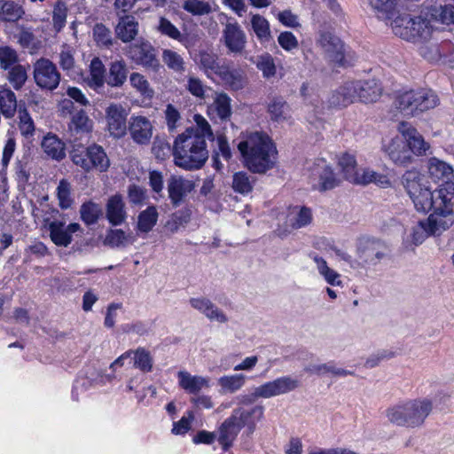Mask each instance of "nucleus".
I'll list each match as a JSON object with an SVG mask.
<instances>
[{"mask_svg":"<svg viewBox=\"0 0 454 454\" xmlns=\"http://www.w3.org/2000/svg\"><path fill=\"white\" fill-rule=\"evenodd\" d=\"M402 183L418 211L426 213L433 209L432 214H438L441 218L447 214L454 217L452 200H443L445 194L440 193L438 189L432 191L427 178L419 171H406L402 176Z\"/></svg>","mask_w":454,"mask_h":454,"instance_id":"f257e3e1","label":"nucleus"},{"mask_svg":"<svg viewBox=\"0 0 454 454\" xmlns=\"http://www.w3.org/2000/svg\"><path fill=\"white\" fill-rule=\"evenodd\" d=\"M238 149L245 166L253 173L265 174L276 164V147L264 133H251L246 140L239 143Z\"/></svg>","mask_w":454,"mask_h":454,"instance_id":"f03ea898","label":"nucleus"},{"mask_svg":"<svg viewBox=\"0 0 454 454\" xmlns=\"http://www.w3.org/2000/svg\"><path fill=\"white\" fill-rule=\"evenodd\" d=\"M175 164L185 170L200 169L208 158L207 143L192 130L178 135L174 142Z\"/></svg>","mask_w":454,"mask_h":454,"instance_id":"7ed1b4c3","label":"nucleus"},{"mask_svg":"<svg viewBox=\"0 0 454 454\" xmlns=\"http://www.w3.org/2000/svg\"><path fill=\"white\" fill-rule=\"evenodd\" d=\"M262 413L261 406L254 404L250 400L243 402L220 428L218 441L223 448L227 449L231 446L242 427H247L249 433L253 432L256 423L262 419Z\"/></svg>","mask_w":454,"mask_h":454,"instance_id":"20e7f679","label":"nucleus"},{"mask_svg":"<svg viewBox=\"0 0 454 454\" xmlns=\"http://www.w3.org/2000/svg\"><path fill=\"white\" fill-rule=\"evenodd\" d=\"M428 9L419 15L400 14L391 22L395 35L411 42L426 41L430 38L433 31Z\"/></svg>","mask_w":454,"mask_h":454,"instance_id":"39448f33","label":"nucleus"},{"mask_svg":"<svg viewBox=\"0 0 454 454\" xmlns=\"http://www.w3.org/2000/svg\"><path fill=\"white\" fill-rule=\"evenodd\" d=\"M431 410L432 403L429 399H410L389 409L387 416L392 423L415 427L423 424Z\"/></svg>","mask_w":454,"mask_h":454,"instance_id":"423d86ee","label":"nucleus"},{"mask_svg":"<svg viewBox=\"0 0 454 454\" xmlns=\"http://www.w3.org/2000/svg\"><path fill=\"white\" fill-rule=\"evenodd\" d=\"M70 157L73 163L85 172H90L92 169L103 172L110 165L105 150L97 144L85 146L81 143H74L70 151Z\"/></svg>","mask_w":454,"mask_h":454,"instance_id":"0eeeda50","label":"nucleus"},{"mask_svg":"<svg viewBox=\"0 0 454 454\" xmlns=\"http://www.w3.org/2000/svg\"><path fill=\"white\" fill-rule=\"evenodd\" d=\"M431 214L426 221H419L412 228L411 241L415 246L422 244L429 236H439L454 223V217Z\"/></svg>","mask_w":454,"mask_h":454,"instance_id":"6e6552de","label":"nucleus"},{"mask_svg":"<svg viewBox=\"0 0 454 454\" xmlns=\"http://www.w3.org/2000/svg\"><path fill=\"white\" fill-rule=\"evenodd\" d=\"M427 167L430 178L435 183L441 182L437 189L440 191V193L443 192L445 194L443 200H453L454 170L452 167L435 157L428 160Z\"/></svg>","mask_w":454,"mask_h":454,"instance_id":"1a4fd4ad","label":"nucleus"},{"mask_svg":"<svg viewBox=\"0 0 454 454\" xmlns=\"http://www.w3.org/2000/svg\"><path fill=\"white\" fill-rule=\"evenodd\" d=\"M33 78L43 90H55L61 81V74L56 64L46 58H40L33 64Z\"/></svg>","mask_w":454,"mask_h":454,"instance_id":"9d476101","label":"nucleus"},{"mask_svg":"<svg viewBox=\"0 0 454 454\" xmlns=\"http://www.w3.org/2000/svg\"><path fill=\"white\" fill-rule=\"evenodd\" d=\"M129 57L137 65L154 73L164 71V67L157 58V51L148 41H141L129 47Z\"/></svg>","mask_w":454,"mask_h":454,"instance_id":"9b49d317","label":"nucleus"},{"mask_svg":"<svg viewBox=\"0 0 454 454\" xmlns=\"http://www.w3.org/2000/svg\"><path fill=\"white\" fill-rule=\"evenodd\" d=\"M126 108L117 103L110 104L106 109V120L110 135L116 138L122 137L127 132Z\"/></svg>","mask_w":454,"mask_h":454,"instance_id":"f8f14e48","label":"nucleus"},{"mask_svg":"<svg viewBox=\"0 0 454 454\" xmlns=\"http://www.w3.org/2000/svg\"><path fill=\"white\" fill-rule=\"evenodd\" d=\"M300 386L297 379L290 376L278 378L255 388L254 397H271L287 394Z\"/></svg>","mask_w":454,"mask_h":454,"instance_id":"ddd939ff","label":"nucleus"},{"mask_svg":"<svg viewBox=\"0 0 454 454\" xmlns=\"http://www.w3.org/2000/svg\"><path fill=\"white\" fill-rule=\"evenodd\" d=\"M51 240L57 247H67L73 241L72 234L81 230V225L72 223L66 225L64 220H53L48 223Z\"/></svg>","mask_w":454,"mask_h":454,"instance_id":"4468645a","label":"nucleus"},{"mask_svg":"<svg viewBox=\"0 0 454 454\" xmlns=\"http://www.w3.org/2000/svg\"><path fill=\"white\" fill-rule=\"evenodd\" d=\"M195 186L192 179L182 176H171L168 180V192L173 206L178 207Z\"/></svg>","mask_w":454,"mask_h":454,"instance_id":"2eb2a0df","label":"nucleus"},{"mask_svg":"<svg viewBox=\"0 0 454 454\" xmlns=\"http://www.w3.org/2000/svg\"><path fill=\"white\" fill-rule=\"evenodd\" d=\"M127 129L138 145H148L153 137V125L148 118L142 115L131 116Z\"/></svg>","mask_w":454,"mask_h":454,"instance_id":"dca6fc26","label":"nucleus"},{"mask_svg":"<svg viewBox=\"0 0 454 454\" xmlns=\"http://www.w3.org/2000/svg\"><path fill=\"white\" fill-rule=\"evenodd\" d=\"M223 39L230 52L241 54L247 44V35L238 23H227L223 31Z\"/></svg>","mask_w":454,"mask_h":454,"instance_id":"f3484780","label":"nucleus"},{"mask_svg":"<svg viewBox=\"0 0 454 454\" xmlns=\"http://www.w3.org/2000/svg\"><path fill=\"white\" fill-rule=\"evenodd\" d=\"M217 76L223 84L232 90H242L247 82L246 73L241 68L234 67L230 62H223Z\"/></svg>","mask_w":454,"mask_h":454,"instance_id":"a211bd4d","label":"nucleus"},{"mask_svg":"<svg viewBox=\"0 0 454 454\" xmlns=\"http://www.w3.org/2000/svg\"><path fill=\"white\" fill-rule=\"evenodd\" d=\"M177 380L179 386L190 395H198L200 391L211 387L209 377L192 375L186 371H179Z\"/></svg>","mask_w":454,"mask_h":454,"instance_id":"6ab92c4d","label":"nucleus"},{"mask_svg":"<svg viewBox=\"0 0 454 454\" xmlns=\"http://www.w3.org/2000/svg\"><path fill=\"white\" fill-rule=\"evenodd\" d=\"M398 130L403 134L411 153L417 155L426 154L429 149V145L425 142L423 137L416 129L405 122H401Z\"/></svg>","mask_w":454,"mask_h":454,"instance_id":"aec40b11","label":"nucleus"},{"mask_svg":"<svg viewBox=\"0 0 454 454\" xmlns=\"http://www.w3.org/2000/svg\"><path fill=\"white\" fill-rule=\"evenodd\" d=\"M189 302L194 309L203 314L210 321H216L218 323H226L228 321L224 312L206 297L191 298Z\"/></svg>","mask_w":454,"mask_h":454,"instance_id":"412c9836","label":"nucleus"},{"mask_svg":"<svg viewBox=\"0 0 454 454\" xmlns=\"http://www.w3.org/2000/svg\"><path fill=\"white\" fill-rule=\"evenodd\" d=\"M350 82L355 87V100L372 103L377 101L381 94V88L374 80Z\"/></svg>","mask_w":454,"mask_h":454,"instance_id":"4be33fe9","label":"nucleus"},{"mask_svg":"<svg viewBox=\"0 0 454 454\" xmlns=\"http://www.w3.org/2000/svg\"><path fill=\"white\" fill-rule=\"evenodd\" d=\"M106 217L113 226L122 224L127 217L126 206L121 194L111 196L106 205Z\"/></svg>","mask_w":454,"mask_h":454,"instance_id":"5701e85b","label":"nucleus"},{"mask_svg":"<svg viewBox=\"0 0 454 454\" xmlns=\"http://www.w3.org/2000/svg\"><path fill=\"white\" fill-rule=\"evenodd\" d=\"M92 129L93 121L90 119L84 110L79 109L71 116L68 123V132L70 137H74L73 143H76L78 136L89 134L92 131Z\"/></svg>","mask_w":454,"mask_h":454,"instance_id":"b1692460","label":"nucleus"},{"mask_svg":"<svg viewBox=\"0 0 454 454\" xmlns=\"http://www.w3.org/2000/svg\"><path fill=\"white\" fill-rule=\"evenodd\" d=\"M385 256L383 245L379 240H367L358 247V257L365 265H376Z\"/></svg>","mask_w":454,"mask_h":454,"instance_id":"393cba45","label":"nucleus"},{"mask_svg":"<svg viewBox=\"0 0 454 454\" xmlns=\"http://www.w3.org/2000/svg\"><path fill=\"white\" fill-rule=\"evenodd\" d=\"M389 159L396 165L406 166L411 161V153L406 142L395 137L391 140L386 148Z\"/></svg>","mask_w":454,"mask_h":454,"instance_id":"a878e982","label":"nucleus"},{"mask_svg":"<svg viewBox=\"0 0 454 454\" xmlns=\"http://www.w3.org/2000/svg\"><path fill=\"white\" fill-rule=\"evenodd\" d=\"M138 22L132 15L119 16L115 27L116 36L123 43H130L138 35Z\"/></svg>","mask_w":454,"mask_h":454,"instance_id":"bb28decb","label":"nucleus"},{"mask_svg":"<svg viewBox=\"0 0 454 454\" xmlns=\"http://www.w3.org/2000/svg\"><path fill=\"white\" fill-rule=\"evenodd\" d=\"M106 78V68L99 58H94L90 64V74L86 78V84L95 91L100 93L104 89Z\"/></svg>","mask_w":454,"mask_h":454,"instance_id":"cd10ccee","label":"nucleus"},{"mask_svg":"<svg viewBox=\"0 0 454 454\" xmlns=\"http://www.w3.org/2000/svg\"><path fill=\"white\" fill-rule=\"evenodd\" d=\"M42 149L47 157L57 161L66 157V145L57 135L48 133L42 140Z\"/></svg>","mask_w":454,"mask_h":454,"instance_id":"c85d7f7f","label":"nucleus"},{"mask_svg":"<svg viewBox=\"0 0 454 454\" xmlns=\"http://www.w3.org/2000/svg\"><path fill=\"white\" fill-rule=\"evenodd\" d=\"M354 93L355 87L352 85L351 82H346L333 91L328 99L329 104L334 107H346L356 101Z\"/></svg>","mask_w":454,"mask_h":454,"instance_id":"c756f323","label":"nucleus"},{"mask_svg":"<svg viewBox=\"0 0 454 454\" xmlns=\"http://www.w3.org/2000/svg\"><path fill=\"white\" fill-rule=\"evenodd\" d=\"M25 15L21 4L13 0H0V21L16 23Z\"/></svg>","mask_w":454,"mask_h":454,"instance_id":"7c9ffc66","label":"nucleus"},{"mask_svg":"<svg viewBox=\"0 0 454 454\" xmlns=\"http://www.w3.org/2000/svg\"><path fill=\"white\" fill-rule=\"evenodd\" d=\"M312 219L310 208L296 206L290 209L286 217V223L293 229H301L310 224Z\"/></svg>","mask_w":454,"mask_h":454,"instance_id":"2f4dec72","label":"nucleus"},{"mask_svg":"<svg viewBox=\"0 0 454 454\" xmlns=\"http://www.w3.org/2000/svg\"><path fill=\"white\" fill-rule=\"evenodd\" d=\"M247 376L243 373L223 375L217 380L221 395H232L241 389L246 383Z\"/></svg>","mask_w":454,"mask_h":454,"instance_id":"473e14b6","label":"nucleus"},{"mask_svg":"<svg viewBox=\"0 0 454 454\" xmlns=\"http://www.w3.org/2000/svg\"><path fill=\"white\" fill-rule=\"evenodd\" d=\"M197 62L200 68L207 77L217 75L223 64L220 63L218 55L207 51H201L198 54Z\"/></svg>","mask_w":454,"mask_h":454,"instance_id":"72a5a7b5","label":"nucleus"},{"mask_svg":"<svg viewBox=\"0 0 454 454\" xmlns=\"http://www.w3.org/2000/svg\"><path fill=\"white\" fill-rule=\"evenodd\" d=\"M320 43L333 61L342 62L344 59L343 45L338 37L325 34L321 36Z\"/></svg>","mask_w":454,"mask_h":454,"instance_id":"f704fd0d","label":"nucleus"},{"mask_svg":"<svg viewBox=\"0 0 454 454\" xmlns=\"http://www.w3.org/2000/svg\"><path fill=\"white\" fill-rule=\"evenodd\" d=\"M313 171L319 177L318 189L320 191L331 190L338 185L339 182L333 169L324 160H320Z\"/></svg>","mask_w":454,"mask_h":454,"instance_id":"c9c22d12","label":"nucleus"},{"mask_svg":"<svg viewBox=\"0 0 454 454\" xmlns=\"http://www.w3.org/2000/svg\"><path fill=\"white\" fill-rule=\"evenodd\" d=\"M379 19L394 20L398 0H367Z\"/></svg>","mask_w":454,"mask_h":454,"instance_id":"e433bc0d","label":"nucleus"},{"mask_svg":"<svg viewBox=\"0 0 454 454\" xmlns=\"http://www.w3.org/2000/svg\"><path fill=\"white\" fill-rule=\"evenodd\" d=\"M128 77V68L124 61L116 60L111 63L106 82L112 87H121Z\"/></svg>","mask_w":454,"mask_h":454,"instance_id":"4c0bfd02","label":"nucleus"},{"mask_svg":"<svg viewBox=\"0 0 454 454\" xmlns=\"http://www.w3.org/2000/svg\"><path fill=\"white\" fill-rule=\"evenodd\" d=\"M17 98L10 89L0 90V113L6 119H12L17 112Z\"/></svg>","mask_w":454,"mask_h":454,"instance_id":"58836bf2","label":"nucleus"},{"mask_svg":"<svg viewBox=\"0 0 454 454\" xmlns=\"http://www.w3.org/2000/svg\"><path fill=\"white\" fill-rule=\"evenodd\" d=\"M420 93H416V90H410L400 95L395 100L397 109L406 116L415 115V101L420 100Z\"/></svg>","mask_w":454,"mask_h":454,"instance_id":"ea45409f","label":"nucleus"},{"mask_svg":"<svg viewBox=\"0 0 454 454\" xmlns=\"http://www.w3.org/2000/svg\"><path fill=\"white\" fill-rule=\"evenodd\" d=\"M103 215L100 204L92 200L86 201L80 207L81 219L87 225L95 224Z\"/></svg>","mask_w":454,"mask_h":454,"instance_id":"a19ab883","label":"nucleus"},{"mask_svg":"<svg viewBox=\"0 0 454 454\" xmlns=\"http://www.w3.org/2000/svg\"><path fill=\"white\" fill-rule=\"evenodd\" d=\"M158 211L156 207L150 206L140 212L137 217V228L140 232L148 233L156 225L158 221Z\"/></svg>","mask_w":454,"mask_h":454,"instance_id":"79ce46f5","label":"nucleus"},{"mask_svg":"<svg viewBox=\"0 0 454 454\" xmlns=\"http://www.w3.org/2000/svg\"><path fill=\"white\" fill-rule=\"evenodd\" d=\"M251 26L257 39L262 43H269L272 40L270 23L264 17L260 14L252 15Z\"/></svg>","mask_w":454,"mask_h":454,"instance_id":"37998d69","label":"nucleus"},{"mask_svg":"<svg viewBox=\"0 0 454 454\" xmlns=\"http://www.w3.org/2000/svg\"><path fill=\"white\" fill-rule=\"evenodd\" d=\"M6 80L15 90H20L25 85L27 80V68L20 63L4 70Z\"/></svg>","mask_w":454,"mask_h":454,"instance_id":"c03bdc74","label":"nucleus"},{"mask_svg":"<svg viewBox=\"0 0 454 454\" xmlns=\"http://www.w3.org/2000/svg\"><path fill=\"white\" fill-rule=\"evenodd\" d=\"M312 259L317 265L318 273L329 285L335 286L342 284L340 275L334 270L331 269L324 258L315 254Z\"/></svg>","mask_w":454,"mask_h":454,"instance_id":"a18cd8bd","label":"nucleus"},{"mask_svg":"<svg viewBox=\"0 0 454 454\" xmlns=\"http://www.w3.org/2000/svg\"><path fill=\"white\" fill-rule=\"evenodd\" d=\"M155 29L161 35L167 36L170 39L185 44V37L182 35L179 29L166 17L161 16L159 18Z\"/></svg>","mask_w":454,"mask_h":454,"instance_id":"49530a36","label":"nucleus"},{"mask_svg":"<svg viewBox=\"0 0 454 454\" xmlns=\"http://www.w3.org/2000/svg\"><path fill=\"white\" fill-rule=\"evenodd\" d=\"M432 20H439L443 24H454V4L434 5L427 7Z\"/></svg>","mask_w":454,"mask_h":454,"instance_id":"de8ad7c7","label":"nucleus"},{"mask_svg":"<svg viewBox=\"0 0 454 454\" xmlns=\"http://www.w3.org/2000/svg\"><path fill=\"white\" fill-rule=\"evenodd\" d=\"M255 179L245 171H239L232 176V188L236 192L246 195L253 191Z\"/></svg>","mask_w":454,"mask_h":454,"instance_id":"09e8293b","label":"nucleus"},{"mask_svg":"<svg viewBox=\"0 0 454 454\" xmlns=\"http://www.w3.org/2000/svg\"><path fill=\"white\" fill-rule=\"evenodd\" d=\"M338 164L347 180L352 183H354L355 180H357L358 170L356 168V160L354 155L348 153H343L339 158Z\"/></svg>","mask_w":454,"mask_h":454,"instance_id":"8fccbe9b","label":"nucleus"},{"mask_svg":"<svg viewBox=\"0 0 454 454\" xmlns=\"http://www.w3.org/2000/svg\"><path fill=\"white\" fill-rule=\"evenodd\" d=\"M162 61L168 69L183 74L185 71V61L184 58L176 51L165 49L162 51Z\"/></svg>","mask_w":454,"mask_h":454,"instance_id":"3c124183","label":"nucleus"},{"mask_svg":"<svg viewBox=\"0 0 454 454\" xmlns=\"http://www.w3.org/2000/svg\"><path fill=\"white\" fill-rule=\"evenodd\" d=\"M416 93H420L422 97L420 100L418 99L415 101V115L437 106L438 98L431 90L422 89L416 90Z\"/></svg>","mask_w":454,"mask_h":454,"instance_id":"603ef678","label":"nucleus"},{"mask_svg":"<svg viewBox=\"0 0 454 454\" xmlns=\"http://www.w3.org/2000/svg\"><path fill=\"white\" fill-rule=\"evenodd\" d=\"M134 355V367L139 369L143 372H150L153 370V359L151 353L145 348H137L132 350Z\"/></svg>","mask_w":454,"mask_h":454,"instance_id":"864d4df0","label":"nucleus"},{"mask_svg":"<svg viewBox=\"0 0 454 454\" xmlns=\"http://www.w3.org/2000/svg\"><path fill=\"white\" fill-rule=\"evenodd\" d=\"M231 98L224 92L215 93L213 107L222 121H227L231 115Z\"/></svg>","mask_w":454,"mask_h":454,"instance_id":"5fc2aeb1","label":"nucleus"},{"mask_svg":"<svg viewBox=\"0 0 454 454\" xmlns=\"http://www.w3.org/2000/svg\"><path fill=\"white\" fill-rule=\"evenodd\" d=\"M268 112L275 121H283L288 117L289 106L281 98H274L268 106Z\"/></svg>","mask_w":454,"mask_h":454,"instance_id":"6e6d98bb","label":"nucleus"},{"mask_svg":"<svg viewBox=\"0 0 454 454\" xmlns=\"http://www.w3.org/2000/svg\"><path fill=\"white\" fill-rule=\"evenodd\" d=\"M19 129L20 134L27 139L34 137L35 127L33 119L26 108L20 107L19 109Z\"/></svg>","mask_w":454,"mask_h":454,"instance_id":"4d7b16f0","label":"nucleus"},{"mask_svg":"<svg viewBox=\"0 0 454 454\" xmlns=\"http://www.w3.org/2000/svg\"><path fill=\"white\" fill-rule=\"evenodd\" d=\"M20 63L17 51L9 45H0V69L4 71Z\"/></svg>","mask_w":454,"mask_h":454,"instance_id":"13d9d810","label":"nucleus"},{"mask_svg":"<svg viewBox=\"0 0 454 454\" xmlns=\"http://www.w3.org/2000/svg\"><path fill=\"white\" fill-rule=\"evenodd\" d=\"M71 184L67 179H61L57 187V197L59 200V206L62 209L71 207L74 200L71 196Z\"/></svg>","mask_w":454,"mask_h":454,"instance_id":"bf43d9fd","label":"nucleus"},{"mask_svg":"<svg viewBox=\"0 0 454 454\" xmlns=\"http://www.w3.org/2000/svg\"><path fill=\"white\" fill-rule=\"evenodd\" d=\"M355 184H367L375 183L380 186L389 184L387 176L377 173L372 169H364L362 174H357V180L354 181Z\"/></svg>","mask_w":454,"mask_h":454,"instance_id":"052dcab7","label":"nucleus"},{"mask_svg":"<svg viewBox=\"0 0 454 454\" xmlns=\"http://www.w3.org/2000/svg\"><path fill=\"white\" fill-rule=\"evenodd\" d=\"M309 371L317 375H325L327 373H331L333 376L344 377L347 375L353 374V372L350 371L337 367L333 362L311 365Z\"/></svg>","mask_w":454,"mask_h":454,"instance_id":"680f3d73","label":"nucleus"},{"mask_svg":"<svg viewBox=\"0 0 454 454\" xmlns=\"http://www.w3.org/2000/svg\"><path fill=\"white\" fill-rule=\"evenodd\" d=\"M256 67L262 71L264 78H271L276 74L277 67L273 57L265 53L257 57L255 61Z\"/></svg>","mask_w":454,"mask_h":454,"instance_id":"e2e57ef3","label":"nucleus"},{"mask_svg":"<svg viewBox=\"0 0 454 454\" xmlns=\"http://www.w3.org/2000/svg\"><path fill=\"white\" fill-rule=\"evenodd\" d=\"M74 51L67 45H63L60 52L59 53V65L60 68L67 74L74 72L75 60Z\"/></svg>","mask_w":454,"mask_h":454,"instance_id":"0e129e2a","label":"nucleus"},{"mask_svg":"<svg viewBox=\"0 0 454 454\" xmlns=\"http://www.w3.org/2000/svg\"><path fill=\"white\" fill-rule=\"evenodd\" d=\"M129 81L131 86L135 88L141 95L149 98H153L154 91L143 74L139 73H132L130 74Z\"/></svg>","mask_w":454,"mask_h":454,"instance_id":"69168bd1","label":"nucleus"},{"mask_svg":"<svg viewBox=\"0 0 454 454\" xmlns=\"http://www.w3.org/2000/svg\"><path fill=\"white\" fill-rule=\"evenodd\" d=\"M183 9L192 15H206L212 12L211 5L202 0H186L183 4Z\"/></svg>","mask_w":454,"mask_h":454,"instance_id":"338daca9","label":"nucleus"},{"mask_svg":"<svg viewBox=\"0 0 454 454\" xmlns=\"http://www.w3.org/2000/svg\"><path fill=\"white\" fill-rule=\"evenodd\" d=\"M67 5L65 2L58 1L53 8L52 21L56 31L59 32L66 25Z\"/></svg>","mask_w":454,"mask_h":454,"instance_id":"774afa93","label":"nucleus"}]
</instances>
